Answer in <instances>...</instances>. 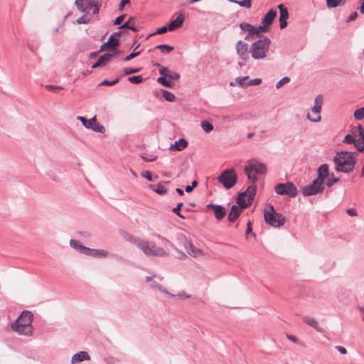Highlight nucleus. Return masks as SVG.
I'll use <instances>...</instances> for the list:
<instances>
[{
    "mask_svg": "<svg viewBox=\"0 0 364 364\" xmlns=\"http://www.w3.org/2000/svg\"><path fill=\"white\" fill-rule=\"evenodd\" d=\"M355 154L347 151L337 152L333 159L335 169L338 172L346 173L352 172L356 164Z\"/></svg>",
    "mask_w": 364,
    "mask_h": 364,
    "instance_id": "nucleus-1",
    "label": "nucleus"
},
{
    "mask_svg": "<svg viewBox=\"0 0 364 364\" xmlns=\"http://www.w3.org/2000/svg\"><path fill=\"white\" fill-rule=\"evenodd\" d=\"M33 315L29 311H23L18 318L11 323V329L20 335L32 336Z\"/></svg>",
    "mask_w": 364,
    "mask_h": 364,
    "instance_id": "nucleus-2",
    "label": "nucleus"
},
{
    "mask_svg": "<svg viewBox=\"0 0 364 364\" xmlns=\"http://www.w3.org/2000/svg\"><path fill=\"white\" fill-rule=\"evenodd\" d=\"M271 41L267 36L257 40L250 47L251 56L255 60L264 59L269 50Z\"/></svg>",
    "mask_w": 364,
    "mask_h": 364,
    "instance_id": "nucleus-3",
    "label": "nucleus"
},
{
    "mask_svg": "<svg viewBox=\"0 0 364 364\" xmlns=\"http://www.w3.org/2000/svg\"><path fill=\"white\" fill-rule=\"evenodd\" d=\"M270 210H264V218L267 224L274 228H280L283 226L286 222V218L282 214L274 211V207L269 205Z\"/></svg>",
    "mask_w": 364,
    "mask_h": 364,
    "instance_id": "nucleus-4",
    "label": "nucleus"
},
{
    "mask_svg": "<svg viewBox=\"0 0 364 364\" xmlns=\"http://www.w3.org/2000/svg\"><path fill=\"white\" fill-rule=\"evenodd\" d=\"M218 181L223 184L226 189H230L237 183V175L234 168H230L222 171L218 177Z\"/></svg>",
    "mask_w": 364,
    "mask_h": 364,
    "instance_id": "nucleus-5",
    "label": "nucleus"
},
{
    "mask_svg": "<svg viewBox=\"0 0 364 364\" xmlns=\"http://www.w3.org/2000/svg\"><path fill=\"white\" fill-rule=\"evenodd\" d=\"M139 248L146 255L166 257L168 253L162 247H157L154 242L142 240Z\"/></svg>",
    "mask_w": 364,
    "mask_h": 364,
    "instance_id": "nucleus-6",
    "label": "nucleus"
},
{
    "mask_svg": "<svg viewBox=\"0 0 364 364\" xmlns=\"http://www.w3.org/2000/svg\"><path fill=\"white\" fill-rule=\"evenodd\" d=\"M275 192L278 195L287 196L289 198H294L298 194V190L292 182L278 183L274 188Z\"/></svg>",
    "mask_w": 364,
    "mask_h": 364,
    "instance_id": "nucleus-7",
    "label": "nucleus"
},
{
    "mask_svg": "<svg viewBox=\"0 0 364 364\" xmlns=\"http://www.w3.org/2000/svg\"><path fill=\"white\" fill-rule=\"evenodd\" d=\"M324 188L323 183L316 178L311 183L303 187L301 193L304 196H309L322 193Z\"/></svg>",
    "mask_w": 364,
    "mask_h": 364,
    "instance_id": "nucleus-8",
    "label": "nucleus"
},
{
    "mask_svg": "<svg viewBox=\"0 0 364 364\" xmlns=\"http://www.w3.org/2000/svg\"><path fill=\"white\" fill-rule=\"evenodd\" d=\"M77 119L87 129H91L96 132L102 134L105 132V127L97 122L95 116L88 120L81 116H78Z\"/></svg>",
    "mask_w": 364,
    "mask_h": 364,
    "instance_id": "nucleus-9",
    "label": "nucleus"
},
{
    "mask_svg": "<svg viewBox=\"0 0 364 364\" xmlns=\"http://www.w3.org/2000/svg\"><path fill=\"white\" fill-rule=\"evenodd\" d=\"M235 50L239 58L244 60L247 61L250 60V48L247 43L243 41H239L235 45Z\"/></svg>",
    "mask_w": 364,
    "mask_h": 364,
    "instance_id": "nucleus-10",
    "label": "nucleus"
},
{
    "mask_svg": "<svg viewBox=\"0 0 364 364\" xmlns=\"http://www.w3.org/2000/svg\"><path fill=\"white\" fill-rule=\"evenodd\" d=\"M119 41L118 38L114 37V36H110L108 38V41L103 43L99 52L105 51V50H109L112 52H114V55L118 53V51L116 50V48L119 46Z\"/></svg>",
    "mask_w": 364,
    "mask_h": 364,
    "instance_id": "nucleus-11",
    "label": "nucleus"
},
{
    "mask_svg": "<svg viewBox=\"0 0 364 364\" xmlns=\"http://www.w3.org/2000/svg\"><path fill=\"white\" fill-rule=\"evenodd\" d=\"M205 207L207 209H212L213 210L214 216L217 220H223L226 215V210L221 205L209 203Z\"/></svg>",
    "mask_w": 364,
    "mask_h": 364,
    "instance_id": "nucleus-12",
    "label": "nucleus"
},
{
    "mask_svg": "<svg viewBox=\"0 0 364 364\" xmlns=\"http://www.w3.org/2000/svg\"><path fill=\"white\" fill-rule=\"evenodd\" d=\"M314 102H315V105L312 108V112H315L316 114H318V115L315 119H311L309 114H308L307 117L311 122H317L321 120V116L319 115V114L321 112V107H322V104H323V96L321 95H317L315 98Z\"/></svg>",
    "mask_w": 364,
    "mask_h": 364,
    "instance_id": "nucleus-13",
    "label": "nucleus"
},
{
    "mask_svg": "<svg viewBox=\"0 0 364 364\" xmlns=\"http://www.w3.org/2000/svg\"><path fill=\"white\" fill-rule=\"evenodd\" d=\"M279 9V26L281 29H284L287 26V20L289 18V11L284 4L278 5Z\"/></svg>",
    "mask_w": 364,
    "mask_h": 364,
    "instance_id": "nucleus-14",
    "label": "nucleus"
},
{
    "mask_svg": "<svg viewBox=\"0 0 364 364\" xmlns=\"http://www.w3.org/2000/svg\"><path fill=\"white\" fill-rule=\"evenodd\" d=\"M184 247L186 252L193 257H198L204 255L203 252L200 249L196 247L191 240L186 241Z\"/></svg>",
    "mask_w": 364,
    "mask_h": 364,
    "instance_id": "nucleus-15",
    "label": "nucleus"
},
{
    "mask_svg": "<svg viewBox=\"0 0 364 364\" xmlns=\"http://www.w3.org/2000/svg\"><path fill=\"white\" fill-rule=\"evenodd\" d=\"M329 176L328 166L326 164L321 165L318 169V177L316 178L319 182L324 183L325 180Z\"/></svg>",
    "mask_w": 364,
    "mask_h": 364,
    "instance_id": "nucleus-16",
    "label": "nucleus"
},
{
    "mask_svg": "<svg viewBox=\"0 0 364 364\" xmlns=\"http://www.w3.org/2000/svg\"><path fill=\"white\" fill-rule=\"evenodd\" d=\"M114 55L112 53H105L100 56L97 60L92 65V68H96L105 65L110 61L111 58Z\"/></svg>",
    "mask_w": 364,
    "mask_h": 364,
    "instance_id": "nucleus-17",
    "label": "nucleus"
},
{
    "mask_svg": "<svg viewBox=\"0 0 364 364\" xmlns=\"http://www.w3.org/2000/svg\"><path fill=\"white\" fill-rule=\"evenodd\" d=\"M90 360V356L86 351H80L73 355L71 363L73 364L78 363L84 360Z\"/></svg>",
    "mask_w": 364,
    "mask_h": 364,
    "instance_id": "nucleus-18",
    "label": "nucleus"
},
{
    "mask_svg": "<svg viewBox=\"0 0 364 364\" xmlns=\"http://www.w3.org/2000/svg\"><path fill=\"white\" fill-rule=\"evenodd\" d=\"M242 213V208H239L236 205H232L229 214L228 215V220L230 223L235 222L240 215Z\"/></svg>",
    "mask_w": 364,
    "mask_h": 364,
    "instance_id": "nucleus-19",
    "label": "nucleus"
},
{
    "mask_svg": "<svg viewBox=\"0 0 364 364\" xmlns=\"http://www.w3.org/2000/svg\"><path fill=\"white\" fill-rule=\"evenodd\" d=\"M277 12L276 10L271 9L262 19V24H266L268 26L271 25L276 18Z\"/></svg>",
    "mask_w": 364,
    "mask_h": 364,
    "instance_id": "nucleus-20",
    "label": "nucleus"
},
{
    "mask_svg": "<svg viewBox=\"0 0 364 364\" xmlns=\"http://www.w3.org/2000/svg\"><path fill=\"white\" fill-rule=\"evenodd\" d=\"M244 172L247 175L250 182L255 183L258 180L257 173H255L252 165H246L244 168Z\"/></svg>",
    "mask_w": 364,
    "mask_h": 364,
    "instance_id": "nucleus-21",
    "label": "nucleus"
},
{
    "mask_svg": "<svg viewBox=\"0 0 364 364\" xmlns=\"http://www.w3.org/2000/svg\"><path fill=\"white\" fill-rule=\"evenodd\" d=\"M185 20V16L183 14H180L177 18L170 22L168 24L170 28V31H174L178 28H180L182 24L183 23V21Z\"/></svg>",
    "mask_w": 364,
    "mask_h": 364,
    "instance_id": "nucleus-22",
    "label": "nucleus"
},
{
    "mask_svg": "<svg viewBox=\"0 0 364 364\" xmlns=\"http://www.w3.org/2000/svg\"><path fill=\"white\" fill-rule=\"evenodd\" d=\"M248 164L252 165L255 173H257V174H265L267 172V166L264 164L259 163L257 161H252L249 162Z\"/></svg>",
    "mask_w": 364,
    "mask_h": 364,
    "instance_id": "nucleus-23",
    "label": "nucleus"
},
{
    "mask_svg": "<svg viewBox=\"0 0 364 364\" xmlns=\"http://www.w3.org/2000/svg\"><path fill=\"white\" fill-rule=\"evenodd\" d=\"M122 237H124V239L126 241L135 245L138 247H139V244H140L142 241V240L141 238L136 237L134 236L133 235H131L126 232L122 233Z\"/></svg>",
    "mask_w": 364,
    "mask_h": 364,
    "instance_id": "nucleus-24",
    "label": "nucleus"
},
{
    "mask_svg": "<svg viewBox=\"0 0 364 364\" xmlns=\"http://www.w3.org/2000/svg\"><path fill=\"white\" fill-rule=\"evenodd\" d=\"M149 188L159 195L164 196L167 193V188L161 183H159L156 185L150 184Z\"/></svg>",
    "mask_w": 364,
    "mask_h": 364,
    "instance_id": "nucleus-25",
    "label": "nucleus"
},
{
    "mask_svg": "<svg viewBox=\"0 0 364 364\" xmlns=\"http://www.w3.org/2000/svg\"><path fill=\"white\" fill-rule=\"evenodd\" d=\"M188 146V142L185 139H180L176 141L173 145H171L170 149L176 151H182Z\"/></svg>",
    "mask_w": 364,
    "mask_h": 364,
    "instance_id": "nucleus-26",
    "label": "nucleus"
},
{
    "mask_svg": "<svg viewBox=\"0 0 364 364\" xmlns=\"http://www.w3.org/2000/svg\"><path fill=\"white\" fill-rule=\"evenodd\" d=\"M304 321L308 324L309 326L313 327L318 332H322L323 330L320 328L318 323L314 318L311 317H304Z\"/></svg>",
    "mask_w": 364,
    "mask_h": 364,
    "instance_id": "nucleus-27",
    "label": "nucleus"
},
{
    "mask_svg": "<svg viewBox=\"0 0 364 364\" xmlns=\"http://www.w3.org/2000/svg\"><path fill=\"white\" fill-rule=\"evenodd\" d=\"M237 203L238 204V207L240 208H246L249 204L245 200V193H240L237 198Z\"/></svg>",
    "mask_w": 364,
    "mask_h": 364,
    "instance_id": "nucleus-28",
    "label": "nucleus"
},
{
    "mask_svg": "<svg viewBox=\"0 0 364 364\" xmlns=\"http://www.w3.org/2000/svg\"><path fill=\"white\" fill-rule=\"evenodd\" d=\"M256 189L257 187L255 185H250L247 187L245 191L243 193H245V196L248 197V201L250 202L252 200L256 193Z\"/></svg>",
    "mask_w": 364,
    "mask_h": 364,
    "instance_id": "nucleus-29",
    "label": "nucleus"
},
{
    "mask_svg": "<svg viewBox=\"0 0 364 364\" xmlns=\"http://www.w3.org/2000/svg\"><path fill=\"white\" fill-rule=\"evenodd\" d=\"M133 18H134L132 16H130L128 21L119 26V28H129L134 32H138L139 31V28L136 27L134 24L131 23V21Z\"/></svg>",
    "mask_w": 364,
    "mask_h": 364,
    "instance_id": "nucleus-30",
    "label": "nucleus"
},
{
    "mask_svg": "<svg viewBox=\"0 0 364 364\" xmlns=\"http://www.w3.org/2000/svg\"><path fill=\"white\" fill-rule=\"evenodd\" d=\"M240 28L243 32L250 33V34H254V26L247 22H242L240 23Z\"/></svg>",
    "mask_w": 364,
    "mask_h": 364,
    "instance_id": "nucleus-31",
    "label": "nucleus"
},
{
    "mask_svg": "<svg viewBox=\"0 0 364 364\" xmlns=\"http://www.w3.org/2000/svg\"><path fill=\"white\" fill-rule=\"evenodd\" d=\"M346 0H326V5L328 8H336L339 6H343Z\"/></svg>",
    "mask_w": 364,
    "mask_h": 364,
    "instance_id": "nucleus-32",
    "label": "nucleus"
},
{
    "mask_svg": "<svg viewBox=\"0 0 364 364\" xmlns=\"http://www.w3.org/2000/svg\"><path fill=\"white\" fill-rule=\"evenodd\" d=\"M156 49L160 50L163 53L168 54L174 50V48L167 44H160L156 46Z\"/></svg>",
    "mask_w": 364,
    "mask_h": 364,
    "instance_id": "nucleus-33",
    "label": "nucleus"
},
{
    "mask_svg": "<svg viewBox=\"0 0 364 364\" xmlns=\"http://www.w3.org/2000/svg\"><path fill=\"white\" fill-rule=\"evenodd\" d=\"M107 255L108 252L105 250L92 249V257H93L103 258L106 257Z\"/></svg>",
    "mask_w": 364,
    "mask_h": 364,
    "instance_id": "nucleus-34",
    "label": "nucleus"
},
{
    "mask_svg": "<svg viewBox=\"0 0 364 364\" xmlns=\"http://www.w3.org/2000/svg\"><path fill=\"white\" fill-rule=\"evenodd\" d=\"M167 77H159L157 79V82L162 85L167 87H172L173 83L169 79H167Z\"/></svg>",
    "mask_w": 364,
    "mask_h": 364,
    "instance_id": "nucleus-35",
    "label": "nucleus"
},
{
    "mask_svg": "<svg viewBox=\"0 0 364 364\" xmlns=\"http://www.w3.org/2000/svg\"><path fill=\"white\" fill-rule=\"evenodd\" d=\"M201 127L206 133H210L213 130V125L207 120L202 121Z\"/></svg>",
    "mask_w": 364,
    "mask_h": 364,
    "instance_id": "nucleus-36",
    "label": "nucleus"
},
{
    "mask_svg": "<svg viewBox=\"0 0 364 364\" xmlns=\"http://www.w3.org/2000/svg\"><path fill=\"white\" fill-rule=\"evenodd\" d=\"M268 26L266 24H262L257 27L254 26V34L257 36H260L261 32H267Z\"/></svg>",
    "mask_w": 364,
    "mask_h": 364,
    "instance_id": "nucleus-37",
    "label": "nucleus"
},
{
    "mask_svg": "<svg viewBox=\"0 0 364 364\" xmlns=\"http://www.w3.org/2000/svg\"><path fill=\"white\" fill-rule=\"evenodd\" d=\"M162 95L164 99L168 102H173L176 98L175 95L168 90H162Z\"/></svg>",
    "mask_w": 364,
    "mask_h": 364,
    "instance_id": "nucleus-38",
    "label": "nucleus"
},
{
    "mask_svg": "<svg viewBox=\"0 0 364 364\" xmlns=\"http://www.w3.org/2000/svg\"><path fill=\"white\" fill-rule=\"evenodd\" d=\"M183 206V203L180 202L177 205L172 209V212L177 215L179 218L185 219L186 217L181 213V208Z\"/></svg>",
    "mask_w": 364,
    "mask_h": 364,
    "instance_id": "nucleus-39",
    "label": "nucleus"
},
{
    "mask_svg": "<svg viewBox=\"0 0 364 364\" xmlns=\"http://www.w3.org/2000/svg\"><path fill=\"white\" fill-rule=\"evenodd\" d=\"M232 2L240 5L242 7H245L247 9L251 8V1L252 0H242V1H236V0H231Z\"/></svg>",
    "mask_w": 364,
    "mask_h": 364,
    "instance_id": "nucleus-40",
    "label": "nucleus"
},
{
    "mask_svg": "<svg viewBox=\"0 0 364 364\" xmlns=\"http://www.w3.org/2000/svg\"><path fill=\"white\" fill-rule=\"evenodd\" d=\"M75 5L76 7L79 11H80L82 13H86V9L85 8V0H75Z\"/></svg>",
    "mask_w": 364,
    "mask_h": 364,
    "instance_id": "nucleus-41",
    "label": "nucleus"
},
{
    "mask_svg": "<svg viewBox=\"0 0 364 364\" xmlns=\"http://www.w3.org/2000/svg\"><path fill=\"white\" fill-rule=\"evenodd\" d=\"M128 81L133 84H139L143 81L141 75L130 76L128 77Z\"/></svg>",
    "mask_w": 364,
    "mask_h": 364,
    "instance_id": "nucleus-42",
    "label": "nucleus"
},
{
    "mask_svg": "<svg viewBox=\"0 0 364 364\" xmlns=\"http://www.w3.org/2000/svg\"><path fill=\"white\" fill-rule=\"evenodd\" d=\"M156 65L158 67H161V68L159 69V73L162 75L161 77H168L171 71L167 67L161 66L159 63H157Z\"/></svg>",
    "mask_w": 364,
    "mask_h": 364,
    "instance_id": "nucleus-43",
    "label": "nucleus"
},
{
    "mask_svg": "<svg viewBox=\"0 0 364 364\" xmlns=\"http://www.w3.org/2000/svg\"><path fill=\"white\" fill-rule=\"evenodd\" d=\"M248 80H249V77H243L236 78V81H237V84L242 87H247L249 86L247 85Z\"/></svg>",
    "mask_w": 364,
    "mask_h": 364,
    "instance_id": "nucleus-44",
    "label": "nucleus"
},
{
    "mask_svg": "<svg viewBox=\"0 0 364 364\" xmlns=\"http://www.w3.org/2000/svg\"><path fill=\"white\" fill-rule=\"evenodd\" d=\"M354 117L357 120H361L364 118V107L356 109L354 112Z\"/></svg>",
    "mask_w": 364,
    "mask_h": 364,
    "instance_id": "nucleus-45",
    "label": "nucleus"
},
{
    "mask_svg": "<svg viewBox=\"0 0 364 364\" xmlns=\"http://www.w3.org/2000/svg\"><path fill=\"white\" fill-rule=\"evenodd\" d=\"M46 88L52 92L58 93L59 91L62 90L63 88L60 86L53 85H46Z\"/></svg>",
    "mask_w": 364,
    "mask_h": 364,
    "instance_id": "nucleus-46",
    "label": "nucleus"
},
{
    "mask_svg": "<svg viewBox=\"0 0 364 364\" xmlns=\"http://www.w3.org/2000/svg\"><path fill=\"white\" fill-rule=\"evenodd\" d=\"M141 68H124L123 69V72H124V75H127L139 73V71H141Z\"/></svg>",
    "mask_w": 364,
    "mask_h": 364,
    "instance_id": "nucleus-47",
    "label": "nucleus"
},
{
    "mask_svg": "<svg viewBox=\"0 0 364 364\" xmlns=\"http://www.w3.org/2000/svg\"><path fill=\"white\" fill-rule=\"evenodd\" d=\"M354 146L357 149L358 151L363 152L364 151V142L361 140L355 139V142H353Z\"/></svg>",
    "mask_w": 364,
    "mask_h": 364,
    "instance_id": "nucleus-48",
    "label": "nucleus"
},
{
    "mask_svg": "<svg viewBox=\"0 0 364 364\" xmlns=\"http://www.w3.org/2000/svg\"><path fill=\"white\" fill-rule=\"evenodd\" d=\"M70 245L73 248H74V249H75V250H78V252H80V247H83V245H82L81 244H80V242H79L78 241L75 240H73V239H71V240H70Z\"/></svg>",
    "mask_w": 364,
    "mask_h": 364,
    "instance_id": "nucleus-49",
    "label": "nucleus"
},
{
    "mask_svg": "<svg viewBox=\"0 0 364 364\" xmlns=\"http://www.w3.org/2000/svg\"><path fill=\"white\" fill-rule=\"evenodd\" d=\"M139 45H138V46L135 48V49L133 50V52H132V53H131L129 55H127V56L124 58V60L125 61L130 60L133 59L134 58H135V57L138 56V55L140 54V52H139V51H138V52H136V51H135V50H136V49L139 47Z\"/></svg>",
    "mask_w": 364,
    "mask_h": 364,
    "instance_id": "nucleus-50",
    "label": "nucleus"
},
{
    "mask_svg": "<svg viewBox=\"0 0 364 364\" xmlns=\"http://www.w3.org/2000/svg\"><path fill=\"white\" fill-rule=\"evenodd\" d=\"M92 249L87 247L83 245V247H80V253L84 254L87 256L92 257Z\"/></svg>",
    "mask_w": 364,
    "mask_h": 364,
    "instance_id": "nucleus-51",
    "label": "nucleus"
},
{
    "mask_svg": "<svg viewBox=\"0 0 364 364\" xmlns=\"http://www.w3.org/2000/svg\"><path fill=\"white\" fill-rule=\"evenodd\" d=\"M95 0H85V8L86 9V13L87 14L89 11L92 8L93 6L95 4Z\"/></svg>",
    "mask_w": 364,
    "mask_h": 364,
    "instance_id": "nucleus-52",
    "label": "nucleus"
},
{
    "mask_svg": "<svg viewBox=\"0 0 364 364\" xmlns=\"http://www.w3.org/2000/svg\"><path fill=\"white\" fill-rule=\"evenodd\" d=\"M340 178L338 177H333V173H332V177L328 178L326 181V186L328 187H331L335 183L339 181Z\"/></svg>",
    "mask_w": 364,
    "mask_h": 364,
    "instance_id": "nucleus-53",
    "label": "nucleus"
},
{
    "mask_svg": "<svg viewBox=\"0 0 364 364\" xmlns=\"http://www.w3.org/2000/svg\"><path fill=\"white\" fill-rule=\"evenodd\" d=\"M119 82V78H116L114 80H104L100 85H107V86H112L114 85H116Z\"/></svg>",
    "mask_w": 364,
    "mask_h": 364,
    "instance_id": "nucleus-54",
    "label": "nucleus"
},
{
    "mask_svg": "<svg viewBox=\"0 0 364 364\" xmlns=\"http://www.w3.org/2000/svg\"><path fill=\"white\" fill-rule=\"evenodd\" d=\"M290 81V78L289 77H284L282 80L276 84V87L277 89L280 88L283 85L288 83Z\"/></svg>",
    "mask_w": 364,
    "mask_h": 364,
    "instance_id": "nucleus-55",
    "label": "nucleus"
},
{
    "mask_svg": "<svg viewBox=\"0 0 364 364\" xmlns=\"http://www.w3.org/2000/svg\"><path fill=\"white\" fill-rule=\"evenodd\" d=\"M355 139L351 134H347L343 140V142L345 144H351L355 142Z\"/></svg>",
    "mask_w": 364,
    "mask_h": 364,
    "instance_id": "nucleus-56",
    "label": "nucleus"
},
{
    "mask_svg": "<svg viewBox=\"0 0 364 364\" xmlns=\"http://www.w3.org/2000/svg\"><path fill=\"white\" fill-rule=\"evenodd\" d=\"M262 82V79L255 78L252 80H248L247 85L249 86L258 85Z\"/></svg>",
    "mask_w": 364,
    "mask_h": 364,
    "instance_id": "nucleus-57",
    "label": "nucleus"
},
{
    "mask_svg": "<svg viewBox=\"0 0 364 364\" xmlns=\"http://www.w3.org/2000/svg\"><path fill=\"white\" fill-rule=\"evenodd\" d=\"M141 176L145 178L149 181H153L151 173L150 171H143L141 173Z\"/></svg>",
    "mask_w": 364,
    "mask_h": 364,
    "instance_id": "nucleus-58",
    "label": "nucleus"
},
{
    "mask_svg": "<svg viewBox=\"0 0 364 364\" xmlns=\"http://www.w3.org/2000/svg\"><path fill=\"white\" fill-rule=\"evenodd\" d=\"M90 21V19L85 16H80V18H78L77 19V23H79V24H86V23H88Z\"/></svg>",
    "mask_w": 364,
    "mask_h": 364,
    "instance_id": "nucleus-59",
    "label": "nucleus"
},
{
    "mask_svg": "<svg viewBox=\"0 0 364 364\" xmlns=\"http://www.w3.org/2000/svg\"><path fill=\"white\" fill-rule=\"evenodd\" d=\"M141 158L144 161H146V162H152V161H154L156 160L157 159V156H146L144 155H141Z\"/></svg>",
    "mask_w": 364,
    "mask_h": 364,
    "instance_id": "nucleus-60",
    "label": "nucleus"
},
{
    "mask_svg": "<svg viewBox=\"0 0 364 364\" xmlns=\"http://www.w3.org/2000/svg\"><path fill=\"white\" fill-rule=\"evenodd\" d=\"M181 77V75L178 73H170L168 78L171 80H178Z\"/></svg>",
    "mask_w": 364,
    "mask_h": 364,
    "instance_id": "nucleus-61",
    "label": "nucleus"
},
{
    "mask_svg": "<svg viewBox=\"0 0 364 364\" xmlns=\"http://www.w3.org/2000/svg\"><path fill=\"white\" fill-rule=\"evenodd\" d=\"M169 28V26H162L161 28H159L156 31V32L155 33V34H162V33H164L166 32H167L168 31H170V28Z\"/></svg>",
    "mask_w": 364,
    "mask_h": 364,
    "instance_id": "nucleus-62",
    "label": "nucleus"
},
{
    "mask_svg": "<svg viewBox=\"0 0 364 364\" xmlns=\"http://www.w3.org/2000/svg\"><path fill=\"white\" fill-rule=\"evenodd\" d=\"M358 130L359 135L361 137V140L364 142V129L360 124H358Z\"/></svg>",
    "mask_w": 364,
    "mask_h": 364,
    "instance_id": "nucleus-63",
    "label": "nucleus"
},
{
    "mask_svg": "<svg viewBox=\"0 0 364 364\" xmlns=\"http://www.w3.org/2000/svg\"><path fill=\"white\" fill-rule=\"evenodd\" d=\"M125 14L120 15L119 16L117 17L114 21V25H120L124 20L125 17Z\"/></svg>",
    "mask_w": 364,
    "mask_h": 364,
    "instance_id": "nucleus-64",
    "label": "nucleus"
}]
</instances>
